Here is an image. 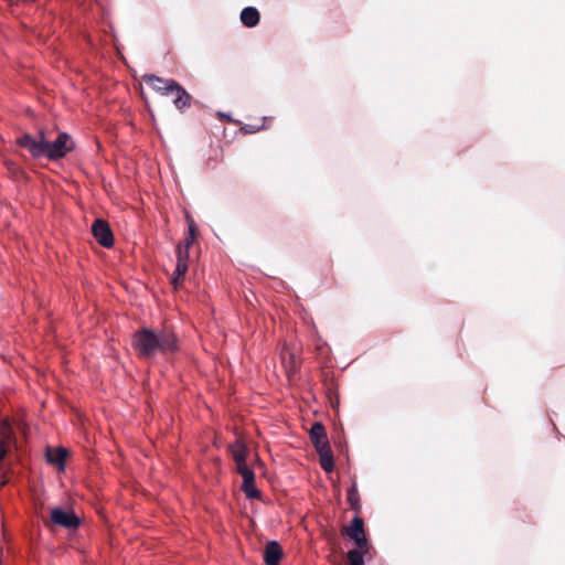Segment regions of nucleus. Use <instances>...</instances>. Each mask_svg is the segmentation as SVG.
Listing matches in <instances>:
<instances>
[{"instance_id":"obj_1","label":"nucleus","mask_w":565,"mask_h":565,"mask_svg":"<svg viewBox=\"0 0 565 565\" xmlns=\"http://www.w3.org/2000/svg\"><path fill=\"white\" fill-rule=\"evenodd\" d=\"M15 143L26 149L32 158L45 157L51 161L64 158L75 148V142L68 134L60 132L54 141H50L43 129L39 130L38 137L23 134L17 138Z\"/></svg>"},{"instance_id":"obj_2","label":"nucleus","mask_w":565,"mask_h":565,"mask_svg":"<svg viewBox=\"0 0 565 565\" xmlns=\"http://www.w3.org/2000/svg\"><path fill=\"white\" fill-rule=\"evenodd\" d=\"M131 344L142 359H150L157 354L168 355L179 350L175 333L167 328L159 332L142 328L135 332Z\"/></svg>"},{"instance_id":"obj_3","label":"nucleus","mask_w":565,"mask_h":565,"mask_svg":"<svg viewBox=\"0 0 565 565\" xmlns=\"http://www.w3.org/2000/svg\"><path fill=\"white\" fill-rule=\"evenodd\" d=\"M142 81L162 96L172 95L173 105L181 113L191 107L192 96L177 81L153 74L143 75Z\"/></svg>"},{"instance_id":"obj_4","label":"nucleus","mask_w":565,"mask_h":565,"mask_svg":"<svg viewBox=\"0 0 565 565\" xmlns=\"http://www.w3.org/2000/svg\"><path fill=\"white\" fill-rule=\"evenodd\" d=\"M310 440L320 457V466L326 472L334 469V459L330 447L326 427L321 423H315L310 430Z\"/></svg>"},{"instance_id":"obj_5","label":"nucleus","mask_w":565,"mask_h":565,"mask_svg":"<svg viewBox=\"0 0 565 565\" xmlns=\"http://www.w3.org/2000/svg\"><path fill=\"white\" fill-rule=\"evenodd\" d=\"M17 446V438L14 430L9 419H2L0 422V489L8 482L7 477V463L6 459L8 455Z\"/></svg>"},{"instance_id":"obj_6","label":"nucleus","mask_w":565,"mask_h":565,"mask_svg":"<svg viewBox=\"0 0 565 565\" xmlns=\"http://www.w3.org/2000/svg\"><path fill=\"white\" fill-rule=\"evenodd\" d=\"M81 523V519L73 511L62 508L51 509L50 521L45 522L47 526L57 525L70 531L78 529Z\"/></svg>"},{"instance_id":"obj_7","label":"nucleus","mask_w":565,"mask_h":565,"mask_svg":"<svg viewBox=\"0 0 565 565\" xmlns=\"http://www.w3.org/2000/svg\"><path fill=\"white\" fill-rule=\"evenodd\" d=\"M342 535L354 541L359 548L369 550V542L364 531V522L359 515L353 518L351 525L343 526Z\"/></svg>"},{"instance_id":"obj_8","label":"nucleus","mask_w":565,"mask_h":565,"mask_svg":"<svg viewBox=\"0 0 565 565\" xmlns=\"http://www.w3.org/2000/svg\"><path fill=\"white\" fill-rule=\"evenodd\" d=\"M92 233L98 244L103 247L109 248L114 245V234L109 224L105 220H95L92 225Z\"/></svg>"},{"instance_id":"obj_9","label":"nucleus","mask_w":565,"mask_h":565,"mask_svg":"<svg viewBox=\"0 0 565 565\" xmlns=\"http://www.w3.org/2000/svg\"><path fill=\"white\" fill-rule=\"evenodd\" d=\"M188 260L189 253L186 249H183L181 244H179L177 247V265L171 278V284L173 285L174 289H178L182 286L183 278L188 271Z\"/></svg>"},{"instance_id":"obj_10","label":"nucleus","mask_w":565,"mask_h":565,"mask_svg":"<svg viewBox=\"0 0 565 565\" xmlns=\"http://www.w3.org/2000/svg\"><path fill=\"white\" fill-rule=\"evenodd\" d=\"M67 455H68V451L64 447H58V448L47 447L45 450V458H46L47 462L53 466H56L61 470L64 469Z\"/></svg>"},{"instance_id":"obj_11","label":"nucleus","mask_w":565,"mask_h":565,"mask_svg":"<svg viewBox=\"0 0 565 565\" xmlns=\"http://www.w3.org/2000/svg\"><path fill=\"white\" fill-rule=\"evenodd\" d=\"M282 556V550L278 542L270 541L266 544L264 550V561L266 565H279Z\"/></svg>"},{"instance_id":"obj_12","label":"nucleus","mask_w":565,"mask_h":565,"mask_svg":"<svg viewBox=\"0 0 565 565\" xmlns=\"http://www.w3.org/2000/svg\"><path fill=\"white\" fill-rule=\"evenodd\" d=\"M260 15L256 8L246 7L241 12V21L247 28H254L259 23Z\"/></svg>"},{"instance_id":"obj_13","label":"nucleus","mask_w":565,"mask_h":565,"mask_svg":"<svg viewBox=\"0 0 565 565\" xmlns=\"http://www.w3.org/2000/svg\"><path fill=\"white\" fill-rule=\"evenodd\" d=\"M281 362L288 375L295 373L298 369L297 358L287 347H284L280 352Z\"/></svg>"},{"instance_id":"obj_14","label":"nucleus","mask_w":565,"mask_h":565,"mask_svg":"<svg viewBox=\"0 0 565 565\" xmlns=\"http://www.w3.org/2000/svg\"><path fill=\"white\" fill-rule=\"evenodd\" d=\"M230 452L235 463L246 460L247 448L241 440H236L234 444L230 445Z\"/></svg>"},{"instance_id":"obj_15","label":"nucleus","mask_w":565,"mask_h":565,"mask_svg":"<svg viewBox=\"0 0 565 565\" xmlns=\"http://www.w3.org/2000/svg\"><path fill=\"white\" fill-rule=\"evenodd\" d=\"M347 500L352 510L356 512V514L361 511V499L358 491V487L353 483L347 491Z\"/></svg>"},{"instance_id":"obj_16","label":"nucleus","mask_w":565,"mask_h":565,"mask_svg":"<svg viewBox=\"0 0 565 565\" xmlns=\"http://www.w3.org/2000/svg\"><path fill=\"white\" fill-rule=\"evenodd\" d=\"M369 550H362L356 546V548L348 552V561L349 565H364L363 555L367 553Z\"/></svg>"},{"instance_id":"obj_17","label":"nucleus","mask_w":565,"mask_h":565,"mask_svg":"<svg viewBox=\"0 0 565 565\" xmlns=\"http://www.w3.org/2000/svg\"><path fill=\"white\" fill-rule=\"evenodd\" d=\"M242 490L248 499H260V491L255 488V481L249 483L243 481Z\"/></svg>"},{"instance_id":"obj_18","label":"nucleus","mask_w":565,"mask_h":565,"mask_svg":"<svg viewBox=\"0 0 565 565\" xmlns=\"http://www.w3.org/2000/svg\"><path fill=\"white\" fill-rule=\"evenodd\" d=\"M265 128V119H263V122L262 125H252V124H246L242 127V130L245 132V134H255V132H258L259 130L264 129Z\"/></svg>"},{"instance_id":"obj_19","label":"nucleus","mask_w":565,"mask_h":565,"mask_svg":"<svg viewBox=\"0 0 565 565\" xmlns=\"http://www.w3.org/2000/svg\"><path fill=\"white\" fill-rule=\"evenodd\" d=\"M239 475L242 476L243 481H245V483L255 481V473L250 468H246L245 470L241 471Z\"/></svg>"},{"instance_id":"obj_20","label":"nucleus","mask_w":565,"mask_h":565,"mask_svg":"<svg viewBox=\"0 0 565 565\" xmlns=\"http://www.w3.org/2000/svg\"><path fill=\"white\" fill-rule=\"evenodd\" d=\"M193 242H194V239H192L191 235H189L184 241V245H181V246L183 247V249H186V252L189 253V248Z\"/></svg>"},{"instance_id":"obj_21","label":"nucleus","mask_w":565,"mask_h":565,"mask_svg":"<svg viewBox=\"0 0 565 565\" xmlns=\"http://www.w3.org/2000/svg\"><path fill=\"white\" fill-rule=\"evenodd\" d=\"M246 468H248V466L246 463V460L241 461V462H236V471L238 473H241V471L245 470Z\"/></svg>"},{"instance_id":"obj_22","label":"nucleus","mask_w":565,"mask_h":565,"mask_svg":"<svg viewBox=\"0 0 565 565\" xmlns=\"http://www.w3.org/2000/svg\"><path fill=\"white\" fill-rule=\"evenodd\" d=\"M189 235H191L192 239H195V227H194V224L193 222H191L190 226H189Z\"/></svg>"},{"instance_id":"obj_23","label":"nucleus","mask_w":565,"mask_h":565,"mask_svg":"<svg viewBox=\"0 0 565 565\" xmlns=\"http://www.w3.org/2000/svg\"><path fill=\"white\" fill-rule=\"evenodd\" d=\"M9 164H10V169H12L13 171H20V169L14 163H9Z\"/></svg>"},{"instance_id":"obj_24","label":"nucleus","mask_w":565,"mask_h":565,"mask_svg":"<svg viewBox=\"0 0 565 565\" xmlns=\"http://www.w3.org/2000/svg\"><path fill=\"white\" fill-rule=\"evenodd\" d=\"M221 116H222L223 118H227V119H230V117H228V116H226V115L221 114Z\"/></svg>"}]
</instances>
